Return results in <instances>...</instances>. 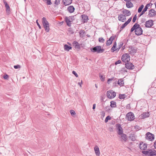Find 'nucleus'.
I'll return each mask as SVG.
<instances>
[{"label": "nucleus", "mask_w": 156, "mask_h": 156, "mask_svg": "<svg viewBox=\"0 0 156 156\" xmlns=\"http://www.w3.org/2000/svg\"><path fill=\"white\" fill-rule=\"evenodd\" d=\"M134 30L135 34L137 35H140L142 34L143 30L140 25L137 23H135L131 28V32H132Z\"/></svg>", "instance_id": "obj_1"}, {"label": "nucleus", "mask_w": 156, "mask_h": 156, "mask_svg": "<svg viewBox=\"0 0 156 156\" xmlns=\"http://www.w3.org/2000/svg\"><path fill=\"white\" fill-rule=\"evenodd\" d=\"M91 51L93 52H96L97 53H100L104 52V50L101 48L100 46H97L93 48H90Z\"/></svg>", "instance_id": "obj_2"}, {"label": "nucleus", "mask_w": 156, "mask_h": 156, "mask_svg": "<svg viewBox=\"0 0 156 156\" xmlns=\"http://www.w3.org/2000/svg\"><path fill=\"white\" fill-rule=\"evenodd\" d=\"M42 23L45 31L49 32L50 30L49 23L44 17H43L42 19Z\"/></svg>", "instance_id": "obj_3"}, {"label": "nucleus", "mask_w": 156, "mask_h": 156, "mask_svg": "<svg viewBox=\"0 0 156 156\" xmlns=\"http://www.w3.org/2000/svg\"><path fill=\"white\" fill-rule=\"evenodd\" d=\"M75 16H71L69 17H66L65 18V20L66 22L67 25L69 26H71V23L73 21L75 20L74 18Z\"/></svg>", "instance_id": "obj_4"}, {"label": "nucleus", "mask_w": 156, "mask_h": 156, "mask_svg": "<svg viewBox=\"0 0 156 156\" xmlns=\"http://www.w3.org/2000/svg\"><path fill=\"white\" fill-rule=\"evenodd\" d=\"M122 61L125 62H129L130 60V57L127 53H126L122 55Z\"/></svg>", "instance_id": "obj_5"}, {"label": "nucleus", "mask_w": 156, "mask_h": 156, "mask_svg": "<svg viewBox=\"0 0 156 156\" xmlns=\"http://www.w3.org/2000/svg\"><path fill=\"white\" fill-rule=\"evenodd\" d=\"M145 135V138L146 140L152 141L154 139V135L150 132L147 133Z\"/></svg>", "instance_id": "obj_6"}, {"label": "nucleus", "mask_w": 156, "mask_h": 156, "mask_svg": "<svg viewBox=\"0 0 156 156\" xmlns=\"http://www.w3.org/2000/svg\"><path fill=\"white\" fill-rule=\"evenodd\" d=\"M126 119L129 121H131L134 119V116L133 113L129 112L126 115Z\"/></svg>", "instance_id": "obj_7"}, {"label": "nucleus", "mask_w": 156, "mask_h": 156, "mask_svg": "<svg viewBox=\"0 0 156 156\" xmlns=\"http://www.w3.org/2000/svg\"><path fill=\"white\" fill-rule=\"evenodd\" d=\"M116 96V93L112 90L108 91V98L112 99Z\"/></svg>", "instance_id": "obj_8"}, {"label": "nucleus", "mask_w": 156, "mask_h": 156, "mask_svg": "<svg viewBox=\"0 0 156 156\" xmlns=\"http://www.w3.org/2000/svg\"><path fill=\"white\" fill-rule=\"evenodd\" d=\"M153 25V21L152 20H149L147 21L145 24V25L146 27H151Z\"/></svg>", "instance_id": "obj_9"}, {"label": "nucleus", "mask_w": 156, "mask_h": 156, "mask_svg": "<svg viewBox=\"0 0 156 156\" xmlns=\"http://www.w3.org/2000/svg\"><path fill=\"white\" fill-rule=\"evenodd\" d=\"M3 2L5 5L6 9V12L8 13V14H9L10 13V7L5 0H3Z\"/></svg>", "instance_id": "obj_10"}, {"label": "nucleus", "mask_w": 156, "mask_h": 156, "mask_svg": "<svg viewBox=\"0 0 156 156\" xmlns=\"http://www.w3.org/2000/svg\"><path fill=\"white\" fill-rule=\"evenodd\" d=\"M117 129L118 130V133L120 135L123 133V131L122 128L121 127L120 124H117L116 125Z\"/></svg>", "instance_id": "obj_11"}, {"label": "nucleus", "mask_w": 156, "mask_h": 156, "mask_svg": "<svg viewBox=\"0 0 156 156\" xmlns=\"http://www.w3.org/2000/svg\"><path fill=\"white\" fill-rule=\"evenodd\" d=\"M121 141L122 143L126 142L127 139V136L124 133L120 135Z\"/></svg>", "instance_id": "obj_12"}, {"label": "nucleus", "mask_w": 156, "mask_h": 156, "mask_svg": "<svg viewBox=\"0 0 156 156\" xmlns=\"http://www.w3.org/2000/svg\"><path fill=\"white\" fill-rule=\"evenodd\" d=\"M125 66L128 69H133L134 68V66L130 62H127L126 63Z\"/></svg>", "instance_id": "obj_13"}, {"label": "nucleus", "mask_w": 156, "mask_h": 156, "mask_svg": "<svg viewBox=\"0 0 156 156\" xmlns=\"http://www.w3.org/2000/svg\"><path fill=\"white\" fill-rule=\"evenodd\" d=\"M118 20L119 21L124 22L126 20V16L123 14H120L118 16Z\"/></svg>", "instance_id": "obj_14"}, {"label": "nucleus", "mask_w": 156, "mask_h": 156, "mask_svg": "<svg viewBox=\"0 0 156 156\" xmlns=\"http://www.w3.org/2000/svg\"><path fill=\"white\" fill-rule=\"evenodd\" d=\"M156 15V12L153 9H151L149 12L148 15L150 17H153Z\"/></svg>", "instance_id": "obj_15"}, {"label": "nucleus", "mask_w": 156, "mask_h": 156, "mask_svg": "<svg viewBox=\"0 0 156 156\" xmlns=\"http://www.w3.org/2000/svg\"><path fill=\"white\" fill-rule=\"evenodd\" d=\"M136 49L133 47H131L130 48V51H129L130 54L133 55L136 53Z\"/></svg>", "instance_id": "obj_16"}, {"label": "nucleus", "mask_w": 156, "mask_h": 156, "mask_svg": "<svg viewBox=\"0 0 156 156\" xmlns=\"http://www.w3.org/2000/svg\"><path fill=\"white\" fill-rule=\"evenodd\" d=\"M95 152L97 156H100V152L98 147L96 145L94 147Z\"/></svg>", "instance_id": "obj_17"}, {"label": "nucleus", "mask_w": 156, "mask_h": 156, "mask_svg": "<svg viewBox=\"0 0 156 156\" xmlns=\"http://www.w3.org/2000/svg\"><path fill=\"white\" fill-rule=\"evenodd\" d=\"M67 10L69 13H72L74 12L75 8L73 5H70L68 7Z\"/></svg>", "instance_id": "obj_18"}, {"label": "nucleus", "mask_w": 156, "mask_h": 156, "mask_svg": "<svg viewBox=\"0 0 156 156\" xmlns=\"http://www.w3.org/2000/svg\"><path fill=\"white\" fill-rule=\"evenodd\" d=\"M73 45L74 46L75 48H76L80 49V44L76 41H74L72 43Z\"/></svg>", "instance_id": "obj_19"}, {"label": "nucleus", "mask_w": 156, "mask_h": 156, "mask_svg": "<svg viewBox=\"0 0 156 156\" xmlns=\"http://www.w3.org/2000/svg\"><path fill=\"white\" fill-rule=\"evenodd\" d=\"M139 147L141 150H145L147 148V144H140L139 145Z\"/></svg>", "instance_id": "obj_20"}, {"label": "nucleus", "mask_w": 156, "mask_h": 156, "mask_svg": "<svg viewBox=\"0 0 156 156\" xmlns=\"http://www.w3.org/2000/svg\"><path fill=\"white\" fill-rule=\"evenodd\" d=\"M82 18V20L84 23L87 22L88 20V16L86 15L83 14L81 16Z\"/></svg>", "instance_id": "obj_21"}, {"label": "nucleus", "mask_w": 156, "mask_h": 156, "mask_svg": "<svg viewBox=\"0 0 156 156\" xmlns=\"http://www.w3.org/2000/svg\"><path fill=\"white\" fill-rule=\"evenodd\" d=\"M62 2L64 5H67L72 3V0H63Z\"/></svg>", "instance_id": "obj_22"}, {"label": "nucleus", "mask_w": 156, "mask_h": 156, "mask_svg": "<svg viewBox=\"0 0 156 156\" xmlns=\"http://www.w3.org/2000/svg\"><path fill=\"white\" fill-rule=\"evenodd\" d=\"M123 13L125 16H128L131 15V13L129 11L126 9H124L123 11Z\"/></svg>", "instance_id": "obj_23"}, {"label": "nucleus", "mask_w": 156, "mask_h": 156, "mask_svg": "<svg viewBox=\"0 0 156 156\" xmlns=\"http://www.w3.org/2000/svg\"><path fill=\"white\" fill-rule=\"evenodd\" d=\"M129 137L132 141H134L136 140V136L134 134H131Z\"/></svg>", "instance_id": "obj_24"}, {"label": "nucleus", "mask_w": 156, "mask_h": 156, "mask_svg": "<svg viewBox=\"0 0 156 156\" xmlns=\"http://www.w3.org/2000/svg\"><path fill=\"white\" fill-rule=\"evenodd\" d=\"M149 116V113L148 112H144L141 115V116L142 119H144L145 118L148 117Z\"/></svg>", "instance_id": "obj_25"}, {"label": "nucleus", "mask_w": 156, "mask_h": 156, "mask_svg": "<svg viewBox=\"0 0 156 156\" xmlns=\"http://www.w3.org/2000/svg\"><path fill=\"white\" fill-rule=\"evenodd\" d=\"M64 48L65 50L68 51L70 49H71L72 47L69 46L68 45L65 44L64 46Z\"/></svg>", "instance_id": "obj_26"}, {"label": "nucleus", "mask_w": 156, "mask_h": 156, "mask_svg": "<svg viewBox=\"0 0 156 156\" xmlns=\"http://www.w3.org/2000/svg\"><path fill=\"white\" fill-rule=\"evenodd\" d=\"M126 7L128 8H130L133 7V5L131 2L129 1L127 2L126 4Z\"/></svg>", "instance_id": "obj_27"}, {"label": "nucleus", "mask_w": 156, "mask_h": 156, "mask_svg": "<svg viewBox=\"0 0 156 156\" xmlns=\"http://www.w3.org/2000/svg\"><path fill=\"white\" fill-rule=\"evenodd\" d=\"M156 154V151L155 150H149V155L152 156Z\"/></svg>", "instance_id": "obj_28"}, {"label": "nucleus", "mask_w": 156, "mask_h": 156, "mask_svg": "<svg viewBox=\"0 0 156 156\" xmlns=\"http://www.w3.org/2000/svg\"><path fill=\"white\" fill-rule=\"evenodd\" d=\"M110 103V106L112 108H114L116 107V103L114 101H111Z\"/></svg>", "instance_id": "obj_29"}, {"label": "nucleus", "mask_w": 156, "mask_h": 156, "mask_svg": "<svg viewBox=\"0 0 156 156\" xmlns=\"http://www.w3.org/2000/svg\"><path fill=\"white\" fill-rule=\"evenodd\" d=\"M118 84L120 86H123L124 84V81L122 79H120L118 80Z\"/></svg>", "instance_id": "obj_30"}, {"label": "nucleus", "mask_w": 156, "mask_h": 156, "mask_svg": "<svg viewBox=\"0 0 156 156\" xmlns=\"http://www.w3.org/2000/svg\"><path fill=\"white\" fill-rule=\"evenodd\" d=\"M147 6H145L144 8L143 9V11L141 12V13H140V16H141L142 15H143L144 14V13L146 11H147Z\"/></svg>", "instance_id": "obj_31"}, {"label": "nucleus", "mask_w": 156, "mask_h": 156, "mask_svg": "<svg viewBox=\"0 0 156 156\" xmlns=\"http://www.w3.org/2000/svg\"><path fill=\"white\" fill-rule=\"evenodd\" d=\"M142 153L144 154L147 155H149V150L147 151H142Z\"/></svg>", "instance_id": "obj_32"}, {"label": "nucleus", "mask_w": 156, "mask_h": 156, "mask_svg": "<svg viewBox=\"0 0 156 156\" xmlns=\"http://www.w3.org/2000/svg\"><path fill=\"white\" fill-rule=\"evenodd\" d=\"M119 98L120 99L124 98H125V94H119Z\"/></svg>", "instance_id": "obj_33"}, {"label": "nucleus", "mask_w": 156, "mask_h": 156, "mask_svg": "<svg viewBox=\"0 0 156 156\" xmlns=\"http://www.w3.org/2000/svg\"><path fill=\"white\" fill-rule=\"evenodd\" d=\"M123 43L122 42H120L119 44V45L118 46V48H117L118 49V51H119V49L122 47L123 45Z\"/></svg>", "instance_id": "obj_34"}, {"label": "nucleus", "mask_w": 156, "mask_h": 156, "mask_svg": "<svg viewBox=\"0 0 156 156\" xmlns=\"http://www.w3.org/2000/svg\"><path fill=\"white\" fill-rule=\"evenodd\" d=\"M128 24L126 22L122 24L121 27V28L124 29Z\"/></svg>", "instance_id": "obj_35"}, {"label": "nucleus", "mask_w": 156, "mask_h": 156, "mask_svg": "<svg viewBox=\"0 0 156 156\" xmlns=\"http://www.w3.org/2000/svg\"><path fill=\"white\" fill-rule=\"evenodd\" d=\"M115 48H116V47H115L114 46H113L112 48H111V50H112V52H114V51H118V49L117 48L116 49H115Z\"/></svg>", "instance_id": "obj_36"}, {"label": "nucleus", "mask_w": 156, "mask_h": 156, "mask_svg": "<svg viewBox=\"0 0 156 156\" xmlns=\"http://www.w3.org/2000/svg\"><path fill=\"white\" fill-rule=\"evenodd\" d=\"M101 80L102 81H104L105 80V76H104L100 75V76Z\"/></svg>", "instance_id": "obj_37"}, {"label": "nucleus", "mask_w": 156, "mask_h": 156, "mask_svg": "<svg viewBox=\"0 0 156 156\" xmlns=\"http://www.w3.org/2000/svg\"><path fill=\"white\" fill-rule=\"evenodd\" d=\"M105 112L104 111H102L101 112V119H103V118L105 116Z\"/></svg>", "instance_id": "obj_38"}, {"label": "nucleus", "mask_w": 156, "mask_h": 156, "mask_svg": "<svg viewBox=\"0 0 156 156\" xmlns=\"http://www.w3.org/2000/svg\"><path fill=\"white\" fill-rule=\"evenodd\" d=\"M98 40L100 42H104L105 41V40L102 37H100Z\"/></svg>", "instance_id": "obj_39"}, {"label": "nucleus", "mask_w": 156, "mask_h": 156, "mask_svg": "<svg viewBox=\"0 0 156 156\" xmlns=\"http://www.w3.org/2000/svg\"><path fill=\"white\" fill-rule=\"evenodd\" d=\"M70 113L72 115H75L76 114L75 112L73 110H71L70 111Z\"/></svg>", "instance_id": "obj_40"}, {"label": "nucleus", "mask_w": 156, "mask_h": 156, "mask_svg": "<svg viewBox=\"0 0 156 156\" xmlns=\"http://www.w3.org/2000/svg\"><path fill=\"white\" fill-rule=\"evenodd\" d=\"M14 67L15 69H20V68L21 66H20L19 65H15L14 66Z\"/></svg>", "instance_id": "obj_41"}, {"label": "nucleus", "mask_w": 156, "mask_h": 156, "mask_svg": "<svg viewBox=\"0 0 156 156\" xmlns=\"http://www.w3.org/2000/svg\"><path fill=\"white\" fill-rule=\"evenodd\" d=\"M9 77V76L7 74H5L3 76V78L5 79L8 80Z\"/></svg>", "instance_id": "obj_42"}, {"label": "nucleus", "mask_w": 156, "mask_h": 156, "mask_svg": "<svg viewBox=\"0 0 156 156\" xmlns=\"http://www.w3.org/2000/svg\"><path fill=\"white\" fill-rule=\"evenodd\" d=\"M47 1V4L48 5H51V0H46Z\"/></svg>", "instance_id": "obj_43"}, {"label": "nucleus", "mask_w": 156, "mask_h": 156, "mask_svg": "<svg viewBox=\"0 0 156 156\" xmlns=\"http://www.w3.org/2000/svg\"><path fill=\"white\" fill-rule=\"evenodd\" d=\"M115 37L114 36H111L110 38L108 40H109V41H112L114 39Z\"/></svg>", "instance_id": "obj_44"}, {"label": "nucleus", "mask_w": 156, "mask_h": 156, "mask_svg": "<svg viewBox=\"0 0 156 156\" xmlns=\"http://www.w3.org/2000/svg\"><path fill=\"white\" fill-rule=\"evenodd\" d=\"M72 73L76 77H78V74H77V73H76V72L74 71H72Z\"/></svg>", "instance_id": "obj_45"}, {"label": "nucleus", "mask_w": 156, "mask_h": 156, "mask_svg": "<svg viewBox=\"0 0 156 156\" xmlns=\"http://www.w3.org/2000/svg\"><path fill=\"white\" fill-rule=\"evenodd\" d=\"M137 17L136 15H135L133 17L132 21L133 23H134L135 22L136 20Z\"/></svg>", "instance_id": "obj_46"}, {"label": "nucleus", "mask_w": 156, "mask_h": 156, "mask_svg": "<svg viewBox=\"0 0 156 156\" xmlns=\"http://www.w3.org/2000/svg\"><path fill=\"white\" fill-rule=\"evenodd\" d=\"M55 4L56 5H58L59 4V0H55Z\"/></svg>", "instance_id": "obj_47"}, {"label": "nucleus", "mask_w": 156, "mask_h": 156, "mask_svg": "<svg viewBox=\"0 0 156 156\" xmlns=\"http://www.w3.org/2000/svg\"><path fill=\"white\" fill-rule=\"evenodd\" d=\"M36 23L37 24V25L38 27L40 29H41V26L39 24V23L38 22V20H36Z\"/></svg>", "instance_id": "obj_48"}, {"label": "nucleus", "mask_w": 156, "mask_h": 156, "mask_svg": "<svg viewBox=\"0 0 156 156\" xmlns=\"http://www.w3.org/2000/svg\"><path fill=\"white\" fill-rule=\"evenodd\" d=\"M121 62V61L120 60H118L115 62V65H116L119 64Z\"/></svg>", "instance_id": "obj_49"}, {"label": "nucleus", "mask_w": 156, "mask_h": 156, "mask_svg": "<svg viewBox=\"0 0 156 156\" xmlns=\"http://www.w3.org/2000/svg\"><path fill=\"white\" fill-rule=\"evenodd\" d=\"M131 19H132V18L131 17H130V18H129L128 20L126 22V23H127L128 24L130 22V21H131Z\"/></svg>", "instance_id": "obj_50"}, {"label": "nucleus", "mask_w": 156, "mask_h": 156, "mask_svg": "<svg viewBox=\"0 0 156 156\" xmlns=\"http://www.w3.org/2000/svg\"><path fill=\"white\" fill-rule=\"evenodd\" d=\"M114 79V77H113L111 78H109V79H108V82H109L110 81H112Z\"/></svg>", "instance_id": "obj_51"}, {"label": "nucleus", "mask_w": 156, "mask_h": 156, "mask_svg": "<svg viewBox=\"0 0 156 156\" xmlns=\"http://www.w3.org/2000/svg\"><path fill=\"white\" fill-rule=\"evenodd\" d=\"M112 41H109V40H108V45H110L112 44Z\"/></svg>", "instance_id": "obj_52"}, {"label": "nucleus", "mask_w": 156, "mask_h": 156, "mask_svg": "<svg viewBox=\"0 0 156 156\" xmlns=\"http://www.w3.org/2000/svg\"><path fill=\"white\" fill-rule=\"evenodd\" d=\"M142 10V9H141V8L139 7L138 9V12L139 13L141 12Z\"/></svg>", "instance_id": "obj_53"}, {"label": "nucleus", "mask_w": 156, "mask_h": 156, "mask_svg": "<svg viewBox=\"0 0 156 156\" xmlns=\"http://www.w3.org/2000/svg\"><path fill=\"white\" fill-rule=\"evenodd\" d=\"M82 84V81L81 80V82H79L78 83V84L79 85L80 87H81V84Z\"/></svg>", "instance_id": "obj_54"}, {"label": "nucleus", "mask_w": 156, "mask_h": 156, "mask_svg": "<svg viewBox=\"0 0 156 156\" xmlns=\"http://www.w3.org/2000/svg\"><path fill=\"white\" fill-rule=\"evenodd\" d=\"M154 148L156 149V141L154 142Z\"/></svg>", "instance_id": "obj_55"}, {"label": "nucleus", "mask_w": 156, "mask_h": 156, "mask_svg": "<svg viewBox=\"0 0 156 156\" xmlns=\"http://www.w3.org/2000/svg\"><path fill=\"white\" fill-rule=\"evenodd\" d=\"M96 107V105L95 104H94L93 105V109H94Z\"/></svg>", "instance_id": "obj_56"}, {"label": "nucleus", "mask_w": 156, "mask_h": 156, "mask_svg": "<svg viewBox=\"0 0 156 156\" xmlns=\"http://www.w3.org/2000/svg\"><path fill=\"white\" fill-rule=\"evenodd\" d=\"M113 46H114L115 47H116V42H115L114 43V44H113Z\"/></svg>", "instance_id": "obj_57"}, {"label": "nucleus", "mask_w": 156, "mask_h": 156, "mask_svg": "<svg viewBox=\"0 0 156 156\" xmlns=\"http://www.w3.org/2000/svg\"><path fill=\"white\" fill-rule=\"evenodd\" d=\"M150 4H147L146 5V6H147V7L148 8V7H150Z\"/></svg>", "instance_id": "obj_58"}, {"label": "nucleus", "mask_w": 156, "mask_h": 156, "mask_svg": "<svg viewBox=\"0 0 156 156\" xmlns=\"http://www.w3.org/2000/svg\"><path fill=\"white\" fill-rule=\"evenodd\" d=\"M111 119V117L109 116H108V120H110Z\"/></svg>", "instance_id": "obj_59"}, {"label": "nucleus", "mask_w": 156, "mask_h": 156, "mask_svg": "<svg viewBox=\"0 0 156 156\" xmlns=\"http://www.w3.org/2000/svg\"><path fill=\"white\" fill-rule=\"evenodd\" d=\"M105 122H107V116L106 117L105 120Z\"/></svg>", "instance_id": "obj_60"}, {"label": "nucleus", "mask_w": 156, "mask_h": 156, "mask_svg": "<svg viewBox=\"0 0 156 156\" xmlns=\"http://www.w3.org/2000/svg\"><path fill=\"white\" fill-rule=\"evenodd\" d=\"M144 5H141L140 7V8H141V9H143V8H144Z\"/></svg>", "instance_id": "obj_61"}, {"label": "nucleus", "mask_w": 156, "mask_h": 156, "mask_svg": "<svg viewBox=\"0 0 156 156\" xmlns=\"http://www.w3.org/2000/svg\"><path fill=\"white\" fill-rule=\"evenodd\" d=\"M84 33V31L83 30H81L80 32V34H82V33Z\"/></svg>", "instance_id": "obj_62"}, {"label": "nucleus", "mask_w": 156, "mask_h": 156, "mask_svg": "<svg viewBox=\"0 0 156 156\" xmlns=\"http://www.w3.org/2000/svg\"><path fill=\"white\" fill-rule=\"evenodd\" d=\"M101 101H104V100H103V98L102 97H101Z\"/></svg>", "instance_id": "obj_63"}, {"label": "nucleus", "mask_w": 156, "mask_h": 156, "mask_svg": "<svg viewBox=\"0 0 156 156\" xmlns=\"http://www.w3.org/2000/svg\"><path fill=\"white\" fill-rule=\"evenodd\" d=\"M125 1L128 2L130 1L131 0H124Z\"/></svg>", "instance_id": "obj_64"}]
</instances>
